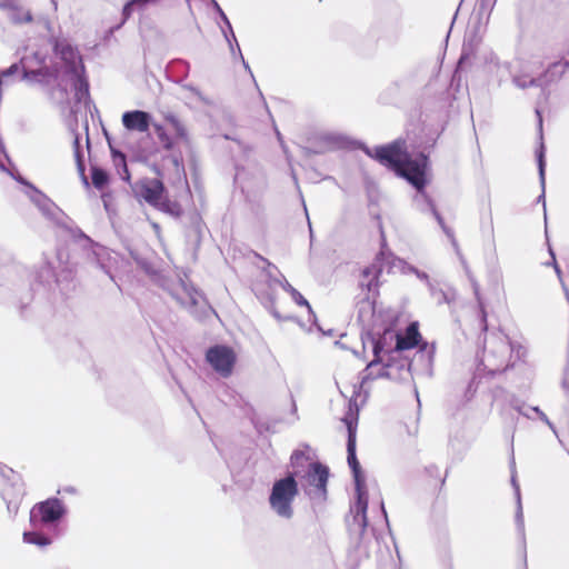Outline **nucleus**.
I'll use <instances>...</instances> for the list:
<instances>
[{
	"label": "nucleus",
	"instance_id": "obj_1",
	"mask_svg": "<svg viewBox=\"0 0 569 569\" xmlns=\"http://www.w3.org/2000/svg\"><path fill=\"white\" fill-rule=\"evenodd\" d=\"M367 153L377 159L383 166L396 171L405 178L419 192H422L427 183V158L423 154L411 157L405 149V143L396 141L391 144L379 147L373 152L367 150Z\"/></svg>",
	"mask_w": 569,
	"mask_h": 569
},
{
	"label": "nucleus",
	"instance_id": "obj_2",
	"mask_svg": "<svg viewBox=\"0 0 569 569\" xmlns=\"http://www.w3.org/2000/svg\"><path fill=\"white\" fill-rule=\"evenodd\" d=\"M291 468L293 477L306 479L303 483L308 495L313 497H323L328 480V470L326 467L312 463L303 452H293L291 456Z\"/></svg>",
	"mask_w": 569,
	"mask_h": 569
},
{
	"label": "nucleus",
	"instance_id": "obj_3",
	"mask_svg": "<svg viewBox=\"0 0 569 569\" xmlns=\"http://www.w3.org/2000/svg\"><path fill=\"white\" fill-rule=\"evenodd\" d=\"M348 429V463L353 472L357 489L356 519H359L362 527L367 526L368 496L366 491L365 477L360 470L356 457V425L352 419H345Z\"/></svg>",
	"mask_w": 569,
	"mask_h": 569
},
{
	"label": "nucleus",
	"instance_id": "obj_4",
	"mask_svg": "<svg viewBox=\"0 0 569 569\" xmlns=\"http://www.w3.org/2000/svg\"><path fill=\"white\" fill-rule=\"evenodd\" d=\"M298 495V485L292 473L277 480L271 489L269 503L271 509L279 516L290 519L293 515V500Z\"/></svg>",
	"mask_w": 569,
	"mask_h": 569
},
{
	"label": "nucleus",
	"instance_id": "obj_5",
	"mask_svg": "<svg viewBox=\"0 0 569 569\" xmlns=\"http://www.w3.org/2000/svg\"><path fill=\"white\" fill-rule=\"evenodd\" d=\"M57 54L64 62L62 74L81 94L87 92V83L82 78L83 66L77 50L67 41H60L56 46Z\"/></svg>",
	"mask_w": 569,
	"mask_h": 569
},
{
	"label": "nucleus",
	"instance_id": "obj_6",
	"mask_svg": "<svg viewBox=\"0 0 569 569\" xmlns=\"http://www.w3.org/2000/svg\"><path fill=\"white\" fill-rule=\"evenodd\" d=\"M134 192L149 204L171 213H179V209L173 204L174 209L169 208V203L164 200V187L158 179L143 180L136 184Z\"/></svg>",
	"mask_w": 569,
	"mask_h": 569
},
{
	"label": "nucleus",
	"instance_id": "obj_7",
	"mask_svg": "<svg viewBox=\"0 0 569 569\" xmlns=\"http://www.w3.org/2000/svg\"><path fill=\"white\" fill-rule=\"evenodd\" d=\"M164 121L166 126L154 124V130L166 149H172L177 143L188 142V131L177 117L166 114Z\"/></svg>",
	"mask_w": 569,
	"mask_h": 569
},
{
	"label": "nucleus",
	"instance_id": "obj_8",
	"mask_svg": "<svg viewBox=\"0 0 569 569\" xmlns=\"http://www.w3.org/2000/svg\"><path fill=\"white\" fill-rule=\"evenodd\" d=\"M64 513L61 502L57 499L36 505L30 511V522L33 529H40L58 521Z\"/></svg>",
	"mask_w": 569,
	"mask_h": 569
},
{
	"label": "nucleus",
	"instance_id": "obj_9",
	"mask_svg": "<svg viewBox=\"0 0 569 569\" xmlns=\"http://www.w3.org/2000/svg\"><path fill=\"white\" fill-rule=\"evenodd\" d=\"M207 360L219 375L227 377L232 371L236 355L233 350L228 347L216 346L208 350Z\"/></svg>",
	"mask_w": 569,
	"mask_h": 569
},
{
	"label": "nucleus",
	"instance_id": "obj_10",
	"mask_svg": "<svg viewBox=\"0 0 569 569\" xmlns=\"http://www.w3.org/2000/svg\"><path fill=\"white\" fill-rule=\"evenodd\" d=\"M172 296L180 302L181 306L193 310L197 307L206 305L203 296L194 289L191 284L179 281L171 289Z\"/></svg>",
	"mask_w": 569,
	"mask_h": 569
},
{
	"label": "nucleus",
	"instance_id": "obj_11",
	"mask_svg": "<svg viewBox=\"0 0 569 569\" xmlns=\"http://www.w3.org/2000/svg\"><path fill=\"white\" fill-rule=\"evenodd\" d=\"M150 114L146 111L133 110L122 114V124L127 130L146 132L150 127Z\"/></svg>",
	"mask_w": 569,
	"mask_h": 569
},
{
	"label": "nucleus",
	"instance_id": "obj_12",
	"mask_svg": "<svg viewBox=\"0 0 569 569\" xmlns=\"http://www.w3.org/2000/svg\"><path fill=\"white\" fill-rule=\"evenodd\" d=\"M419 338L417 323H411L403 335H396V350H407L416 347Z\"/></svg>",
	"mask_w": 569,
	"mask_h": 569
},
{
	"label": "nucleus",
	"instance_id": "obj_13",
	"mask_svg": "<svg viewBox=\"0 0 569 569\" xmlns=\"http://www.w3.org/2000/svg\"><path fill=\"white\" fill-rule=\"evenodd\" d=\"M487 72L489 77L497 82V84H500L507 78L509 70L503 63L490 62L487 66Z\"/></svg>",
	"mask_w": 569,
	"mask_h": 569
},
{
	"label": "nucleus",
	"instance_id": "obj_14",
	"mask_svg": "<svg viewBox=\"0 0 569 569\" xmlns=\"http://www.w3.org/2000/svg\"><path fill=\"white\" fill-rule=\"evenodd\" d=\"M499 350L501 352V361L498 366V369H505L510 365V358H508V355L513 352L515 347L513 345L508 341L506 338H502L499 340Z\"/></svg>",
	"mask_w": 569,
	"mask_h": 569
},
{
	"label": "nucleus",
	"instance_id": "obj_15",
	"mask_svg": "<svg viewBox=\"0 0 569 569\" xmlns=\"http://www.w3.org/2000/svg\"><path fill=\"white\" fill-rule=\"evenodd\" d=\"M363 282L362 284H366L368 288V291H376L378 287V276L379 270L376 267L367 268L363 270Z\"/></svg>",
	"mask_w": 569,
	"mask_h": 569
},
{
	"label": "nucleus",
	"instance_id": "obj_16",
	"mask_svg": "<svg viewBox=\"0 0 569 569\" xmlns=\"http://www.w3.org/2000/svg\"><path fill=\"white\" fill-rule=\"evenodd\" d=\"M37 529L33 531H28L23 533V541L27 543L37 545L39 547H44L51 543V539L37 532Z\"/></svg>",
	"mask_w": 569,
	"mask_h": 569
},
{
	"label": "nucleus",
	"instance_id": "obj_17",
	"mask_svg": "<svg viewBox=\"0 0 569 569\" xmlns=\"http://www.w3.org/2000/svg\"><path fill=\"white\" fill-rule=\"evenodd\" d=\"M282 288L290 293L291 298L295 300V302L299 306H303L308 309L309 313L313 316V311L309 305V302L303 298V296L296 290L290 283L284 281L282 283Z\"/></svg>",
	"mask_w": 569,
	"mask_h": 569
},
{
	"label": "nucleus",
	"instance_id": "obj_18",
	"mask_svg": "<svg viewBox=\"0 0 569 569\" xmlns=\"http://www.w3.org/2000/svg\"><path fill=\"white\" fill-rule=\"evenodd\" d=\"M154 1L156 0H130L123 8V16L128 18L132 14L133 11L142 10L147 4Z\"/></svg>",
	"mask_w": 569,
	"mask_h": 569
},
{
	"label": "nucleus",
	"instance_id": "obj_19",
	"mask_svg": "<svg viewBox=\"0 0 569 569\" xmlns=\"http://www.w3.org/2000/svg\"><path fill=\"white\" fill-rule=\"evenodd\" d=\"M91 179L94 187L101 189L108 183V174L99 168H92Z\"/></svg>",
	"mask_w": 569,
	"mask_h": 569
},
{
	"label": "nucleus",
	"instance_id": "obj_20",
	"mask_svg": "<svg viewBox=\"0 0 569 569\" xmlns=\"http://www.w3.org/2000/svg\"><path fill=\"white\" fill-rule=\"evenodd\" d=\"M513 82L519 88H528L531 86H536L538 83V79H536L532 74H516L513 77Z\"/></svg>",
	"mask_w": 569,
	"mask_h": 569
},
{
	"label": "nucleus",
	"instance_id": "obj_21",
	"mask_svg": "<svg viewBox=\"0 0 569 569\" xmlns=\"http://www.w3.org/2000/svg\"><path fill=\"white\" fill-rule=\"evenodd\" d=\"M392 267L402 273L415 272L421 279H428L427 274L418 272L412 267L408 266L403 260L397 259L393 261Z\"/></svg>",
	"mask_w": 569,
	"mask_h": 569
},
{
	"label": "nucleus",
	"instance_id": "obj_22",
	"mask_svg": "<svg viewBox=\"0 0 569 569\" xmlns=\"http://www.w3.org/2000/svg\"><path fill=\"white\" fill-rule=\"evenodd\" d=\"M537 158H538L540 182H541L542 187H545V166H546V163H545V150H543L542 144L540 146V150L537 153Z\"/></svg>",
	"mask_w": 569,
	"mask_h": 569
},
{
	"label": "nucleus",
	"instance_id": "obj_23",
	"mask_svg": "<svg viewBox=\"0 0 569 569\" xmlns=\"http://www.w3.org/2000/svg\"><path fill=\"white\" fill-rule=\"evenodd\" d=\"M511 481H512V486L515 488V492H516V497H517V501H518L517 520H518L519 525L522 526V508H521V501H520V489L516 481L515 475H512Z\"/></svg>",
	"mask_w": 569,
	"mask_h": 569
},
{
	"label": "nucleus",
	"instance_id": "obj_24",
	"mask_svg": "<svg viewBox=\"0 0 569 569\" xmlns=\"http://www.w3.org/2000/svg\"><path fill=\"white\" fill-rule=\"evenodd\" d=\"M213 6H214L216 10L218 11V13L220 14V17L222 18V20L224 21V23L227 24V27L229 29V32H230V36L232 37L233 40H236L234 33L232 31L230 21L228 20L227 16L224 14L222 9L220 8V6L216 1H213Z\"/></svg>",
	"mask_w": 569,
	"mask_h": 569
},
{
	"label": "nucleus",
	"instance_id": "obj_25",
	"mask_svg": "<svg viewBox=\"0 0 569 569\" xmlns=\"http://www.w3.org/2000/svg\"><path fill=\"white\" fill-rule=\"evenodd\" d=\"M11 19L17 22H23V21H30L31 16L28 11L23 12V14L20 17L16 16L14 11L11 13Z\"/></svg>",
	"mask_w": 569,
	"mask_h": 569
},
{
	"label": "nucleus",
	"instance_id": "obj_26",
	"mask_svg": "<svg viewBox=\"0 0 569 569\" xmlns=\"http://www.w3.org/2000/svg\"><path fill=\"white\" fill-rule=\"evenodd\" d=\"M18 69L17 64H12L8 70L3 71L1 74L2 76H9V74H12L13 72H16Z\"/></svg>",
	"mask_w": 569,
	"mask_h": 569
},
{
	"label": "nucleus",
	"instance_id": "obj_27",
	"mask_svg": "<svg viewBox=\"0 0 569 569\" xmlns=\"http://www.w3.org/2000/svg\"><path fill=\"white\" fill-rule=\"evenodd\" d=\"M14 0H0V7H11Z\"/></svg>",
	"mask_w": 569,
	"mask_h": 569
},
{
	"label": "nucleus",
	"instance_id": "obj_28",
	"mask_svg": "<svg viewBox=\"0 0 569 569\" xmlns=\"http://www.w3.org/2000/svg\"><path fill=\"white\" fill-rule=\"evenodd\" d=\"M448 236L451 238L452 244L455 246L457 252H459V248H458L456 239L453 238V234L451 232H448Z\"/></svg>",
	"mask_w": 569,
	"mask_h": 569
},
{
	"label": "nucleus",
	"instance_id": "obj_29",
	"mask_svg": "<svg viewBox=\"0 0 569 569\" xmlns=\"http://www.w3.org/2000/svg\"><path fill=\"white\" fill-rule=\"evenodd\" d=\"M553 267H555V270H556V272H557V274H558V278H559V279H560V281L562 282L561 271H560V269H559V267H558V264H557L556 262H553Z\"/></svg>",
	"mask_w": 569,
	"mask_h": 569
},
{
	"label": "nucleus",
	"instance_id": "obj_30",
	"mask_svg": "<svg viewBox=\"0 0 569 569\" xmlns=\"http://www.w3.org/2000/svg\"><path fill=\"white\" fill-rule=\"evenodd\" d=\"M529 70V72H532V69H530V67L528 64H523L522 66V71H523V74H528L527 71Z\"/></svg>",
	"mask_w": 569,
	"mask_h": 569
},
{
	"label": "nucleus",
	"instance_id": "obj_31",
	"mask_svg": "<svg viewBox=\"0 0 569 569\" xmlns=\"http://www.w3.org/2000/svg\"><path fill=\"white\" fill-rule=\"evenodd\" d=\"M520 349H521L520 347L517 349V353H516V357H517V358H520V357H521V355H522V353L520 352Z\"/></svg>",
	"mask_w": 569,
	"mask_h": 569
},
{
	"label": "nucleus",
	"instance_id": "obj_32",
	"mask_svg": "<svg viewBox=\"0 0 569 569\" xmlns=\"http://www.w3.org/2000/svg\"><path fill=\"white\" fill-rule=\"evenodd\" d=\"M387 336H390L392 338V333L391 332H385V338H387Z\"/></svg>",
	"mask_w": 569,
	"mask_h": 569
},
{
	"label": "nucleus",
	"instance_id": "obj_33",
	"mask_svg": "<svg viewBox=\"0 0 569 569\" xmlns=\"http://www.w3.org/2000/svg\"><path fill=\"white\" fill-rule=\"evenodd\" d=\"M436 216H437L438 221H439L440 223H442V219H441L438 214H436Z\"/></svg>",
	"mask_w": 569,
	"mask_h": 569
},
{
	"label": "nucleus",
	"instance_id": "obj_34",
	"mask_svg": "<svg viewBox=\"0 0 569 569\" xmlns=\"http://www.w3.org/2000/svg\"><path fill=\"white\" fill-rule=\"evenodd\" d=\"M379 350H378V347H376V350H375V353L378 356L379 355Z\"/></svg>",
	"mask_w": 569,
	"mask_h": 569
},
{
	"label": "nucleus",
	"instance_id": "obj_35",
	"mask_svg": "<svg viewBox=\"0 0 569 569\" xmlns=\"http://www.w3.org/2000/svg\"><path fill=\"white\" fill-rule=\"evenodd\" d=\"M373 366H375V363H373V362H371V363L369 365V369L373 368Z\"/></svg>",
	"mask_w": 569,
	"mask_h": 569
},
{
	"label": "nucleus",
	"instance_id": "obj_36",
	"mask_svg": "<svg viewBox=\"0 0 569 569\" xmlns=\"http://www.w3.org/2000/svg\"><path fill=\"white\" fill-rule=\"evenodd\" d=\"M545 420H546V423H548V426H551V422H549V420H547L546 418H545Z\"/></svg>",
	"mask_w": 569,
	"mask_h": 569
},
{
	"label": "nucleus",
	"instance_id": "obj_37",
	"mask_svg": "<svg viewBox=\"0 0 569 569\" xmlns=\"http://www.w3.org/2000/svg\"><path fill=\"white\" fill-rule=\"evenodd\" d=\"M545 420H546V423H548V426H551V422H549V420H547L546 418H545Z\"/></svg>",
	"mask_w": 569,
	"mask_h": 569
}]
</instances>
